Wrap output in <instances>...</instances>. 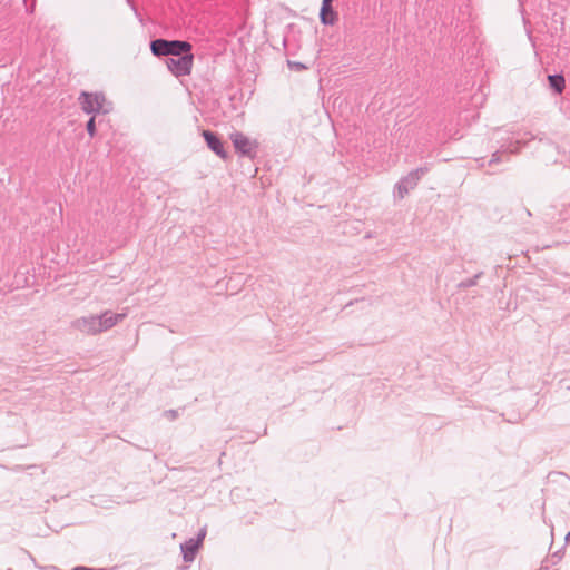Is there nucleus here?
I'll list each match as a JSON object with an SVG mask.
<instances>
[{
	"label": "nucleus",
	"instance_id": "obj_17",
	"mask_svg": "<svg viewBox=\"0 0 570 570\" xmlns=\"http://www.w3.org/2000/svg\"><path fill=\"white\" fill-rule=\"evenodd\" d=\"M570 538V532L567 534V540Z\"/></svg>",
	"mask_w": 570,
	"mask_h": 570
},
{
	"label": "nucleus",
	"instance_id": "obj_14",
	"mask_svg": "<svg viewBox=\"0 0 570 570\" xmlns=\"http://www.w3.org/2000/svg\"><path fill=\"white\" fill-rule=\"evenodd\" d=\"M166 415H167L170 420H173V419H175V417H176V412H175V411H169V412H167V413H166Z\"/></svg>",
	"mask_w": 570,
	"mask_h": 570
},
{
	"label": "nucleus",
	"instance_id": "obj_7",
	"mask_svg": "<svg viewBox=\"0 0 570 570\" xmlns=\"http://www.w3.org/2000/svg\"><path fill=\"white\" fill-rule=\"evenodd\" d=\"M320 20L325 26H334L338 20V13L333 9L332 4L322 3Z\"/></svg>",
	"mask_w": 570,
	"mask_h": 570
},
{
	"label": "nucleus",
	"instance_id": "obj_9",
	"mask_svg": "<svg viewBox=\"0 0 570 570\" xmlns=\"http://www.w3.org/2000/svg\"><path fill=\"white\" fill-rule=\"evenodd\" d=\"M199 547V541H195V539H190L183 543L180 546V549L183 552L184 560L187 562L193 561Z\"/></svg>",
	"mask_w": 570,
	"mask_h": 570
},
{
	"label": "nucleus",
	"instance_id": "obj_16",
	"mask_svg": "<svg viewBox=\"0 0 570 570\" xmlns=\"http://www.w3.org/2000/svg\"><path fill=\"white\" fill-rule=\"evenodd\" d=\"M333 0H322V3L332 4Z\"/></svg>",
	"mask_w": 570,
	"mask_h": 570
},
{
	"label": "nucleus",
	"instance_id": "obj_5",
	"mask_svg": "<svg viewBox=\"0 0 570 570\" xmlns=\"http://www.w3.org/2000/svg\"><path fill=\"white\" fill-rule=\"evenodd\" d=\"M425 174L424 168H417L410 174H407L405 177H403L396 185V195L400 198H404V196L412 189L415 188L419 180L422 178V176Z\"/></svg>",
	"mask_w": 570,
	"mask_h": 570
},
{
	"label": "nucleus",
	"instance_id": "obj_13",
	"mask_svg": "<svg viewBox=\"0 0 570 570\" xmlns=\"http://www.w3.org/2000/svg\"><path fill=\"white\" fill-rule=\"evenodd\" d=\"M205 535H206V529H202V530H200V532H199V534H198V538H197V539H195V541H199V544H202V542H203V540H204Z\"/></svg>",
	"mask_w": 570,
	"mask_h": 570
},
{
	"label": "nucleus",
	"instance_id": "obj_4",
	"mask_svg": "<svg viewBox=\"0 0 570 570\" xmlns=\"http://www.w3.org/2000/svg\"><path fill=\"white\" fill-rule=\"evenodd\" d=\"M235 149L240 155L247 157H254L256 155L257 142L256 140H252L244 134L239 131H235L229 136Z\"/></svg>",
	"mask_w": 570,
	"mask_h": 570
},
{
	"label": "nucleus",
	"instance_id": "obj_6",
	"mask_svg": "<svg viewBox=\"0 0 570 570\" xmlns=\"http://www.w3.org/2000/svg\"><path fill=\"white\" fill-rule=\"evenodd\" d=\"M203 137L207 142V146L220 158H227V154L224 149L223 142L220 139L208 130L203 131Z\"/></svg>",
	"mask_w": 570,
	"mask_h": 570
},
{
	"label": "nucleus",
	"instance_id": "obj_11",
	"mask_svg": "<svg viewBox=\"0 0 570 570\" xmlns=\"http://www.w3.org/2000/svg\"><path fill=\"white\" fill-rule=\"evenodd\" d=\"M550 87L553 88L558 94H561L564 89V78L560 75L548 77Z\"/></svg>",
	"mask_w": 570,
	"mask_h": 570
},
{
	"label": "nucleus",
	"instance_id": "obj_15",
	"mask_svg": "<svg viewBox=\"0 0 570 570\" xmlns=\"http://www.w3.org/2000/svg\"><path fill=\"white\" fill-rule=\"evenodd\" d=\"M73 570H92V569L86 568V567H76V568H73Z\"/></svg>",
	"mask_w": 570,
	"mask_h": 570
},
{
	"label": "nucleus",
	"instance_id": "obj_10",
	"mask_svg": "<svg viewBox=\"0 0 570 570\" xmlns=\"http://www.w3.org/2000/svg\"><path fill=\"white\" fill-rule=\"evenodd\" d=\"M155 56H169V41L164 39L154 40L150 45Z\"/></svg>",
	"mask_w": 570,
	"mask_h": 570
},
{
	"label": "nucleus",
	"instance_id": "obj_3",
	"mask_svg": "<svg viewBox=\"0 0 570 570\" xmlns=\"http://www.w3.org/2000/svg\"><path fill=\"white\" fill-rule=\"evenodd\" d=\"M193 63L194 56L191 52H187L178 57H169L166 59L167 68L176 77L190 75Z\"/></svg>",
	"mask_w": 570,
	"mask_h": 570
},
{
	"label": "nucleus",
	"instance_id": "obj_2",
	"mask_svg": "<svg viewBox=\"0 0 570 570\" xmlns=\"http://www.w3.org/2000/svg\"><path fill=\"white\" fill-rule=\"evenodd\" d=\"M79 102L86 114L109 112L111 109V105L106 100V97L99 92H81Z\"/></svg>",
	"mask_w": 570,
	"mask_h": 570
},
{
	"label": "nucleus",
	"instance_id": "obj_8",
	"mask_svg": "<svg viewBox=\"0 0 570 570\" xmlns=\"http://www.w3.org/2000/svg\"><path fill=\"white\" fill-rule=\"evenodd\" d=\"M191 51V45L187 41H169V56L178 57Z\"/></svg>",
	"mask_w": 570,
	"mask_h": 570
},
{
	"label": "nucleus",
	"instance_id": "obj_12",
	"mask_svg": "<svg viewBox=\"0 0 570 570\" xmlns=\"http://www.w3.org/2000/svg\"><path fill=\"white\" fill-rule=\"evenodd\" d=\"M87 131L88 134L94 137L96 134V125H95V117H91L89 121L87 122Z\"/></svg>",
	"mask_w": 570,
	"mask_h": 570
},
{
	"label": "nucleus",
	"instance_id": "obj_1",
	"mask_svg": "<svg viewBox=\"0 0 570 570\" xmlns=\"http://www.w3.org/2000/svg\"><path fill=\"white\" fill-rule=\"evenodd\" d=\"M128 314V308H124L120 313L110 309L104 311L101 314H90L81 316L72 322V327L86 335H98L107 332L121 323Z\"/></svg>",
	"mask_w": 570,
	"mask_h": 570
}]
</instances>
